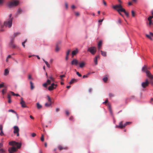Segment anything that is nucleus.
I'll use <instances>...</instances> for the list:
<instances>
[{"instance_id": "f257e3e1", "label": "nucleus", "mask_w": 153, "mask_h": 153, "mask_svg": "<svg viewBox=\"0 0 153 153\" xmlns=\"http://www.w3.org/2000/svg\"><path fill=\"white\" fill-rule=\"evenodd\" d=\"M12 19H8L7 21L4 22V25L1 26L0 31H3L4 30L3 29L4 26L6 27H8L9 28L10 27L12 26Z\"/></svg>"}, {"instance_id": "f03ea898", "label": "nucleus", "mask_w": 153, "mask_h": 153, "mask_svg": "<svg viewBox=\"0 0 153 153\" xmlns=\"http://www.w3.org/2000/svg\"><path fill=\"white\" fill-rule=\"evenodd\" d=\"M112 7L114 9L116 10L120 15L123 17V16L120 13V12H121V10H122V9H124V8L123 7L121 4H117L113 6Z\"/></svg>"}, {"instance_id": "7ed1b4c3", "label": "nucleus", "mask_w": 153, "mask_h": 153, "mask_svg": "<svg viewBox=\"0 0 153 153\" xmlns=\"http://www.w3.org/2000/svg\"><path fill=\"white\" fill-rule=\"evenodd\" d=\"M9 145L10 146H16L17 149H20L22 145L21 143L17 142L15 141H12L9 142Z\"/></svg>"}, {"instance_id": "20e7f679", "label": "nucleus", "mask_w": 153, "mask_h": 153, "mask_svg": "<svg viewBox=\"0 0 153 153\" xmlns=\"http://www.w3.org/2000/svg\"><path fill=\"white\" fill-rule=\"evenodd\" d=\"M87 51L89 52L93 55H94L97 51V48L95 47H92L88 48Z\"/></svg>"}, {"instance_id": "39448f33", "label": "nucleus", "mask_w": 153, "mask_h": 153, "mask_svg": "<svg viewBox=\"0 0 153 153\" xmlns=\"http://www.w3.org/2000/svg\"><path fill=\"white\" fill-rule=\"evenodd\" d=\"M19 4V1H14L10 2L9 4V6L11 7L13 6H16Z\"/></svg>"}, {"instance_id": "423d86ee", "label": "nucleus", "mask_w": 153, "mask_h": 153, "mask_svg": "<svg viewBox=\"0 0 153 153\" xmlns=\"http://www.w3.org/2000/svg\"><path fill=\"white\" fill-rule=\"evenodd\" d=\"M13 133L14 134H16L17 136H19V127L16 126H15L13 127Z\"/></svg>"}, {"instance_id": "0eeeda50", "label": "nucleus", "mask_w": 153, "mask_h": 153, "mask_svg": "<svg viewBox=\"0 0 153 153\" xmlns=\"http://www.w3.org/2000/svg\"><path fill=\"white\" fill-rule=\"evenodd\" d=\"M149 83L148 79H146L145 82H143L141 83V86L143 88H145L148 86Z\"/></svg>"}, {"instance_id": "6e6552de", "label": "nucleus", "mask_w": 153, "mask_h": 153, "mask_svg": "<svg viewBox=\"0 0 153 153\" xmlns=\"http://www.w3.org/2000/svg\"><path fill=\"white\" fill-rule=\"evenodd\" d=\"M57 86V84H55L54 83H52L51 85L48 87V90L50 91L53 90L56 88Z\"/></svg>"}, {"instance_id": "1a4fd4ad", "label": "nucleus", "mask_w": 153, "mask_h": 153, "mask_svg": "<svg viewBox=\"0 0 153 153\" xmlns=\"http://www.w3.org/2000/svg\"><path fill=\"white\" fill-rule=\"evenodd\" d=\"M8 150L10 153H13L17 150V149L15 147L13 146L11 148H9Z\"/></svg>"}, {"instance_id": "9d476101", "label": "nucleus", "mask_w": 153, "mask_h": 153, "mask_svg": "<svg viewBox=\"0 0 153 153\" xmlns=\"http://www.w3.org/2000/svg\"><path fill=\"white\" fill-rule=\"evenodd\" d=\"M14 41V37L13 38V39L11 38V41L10 44V46L13 48H15L16 47L13 44Z\"/></svg>"}, {"instance_id": "9b49d317", "label": "nucleus", "mask_w": 153, "mask_h": 153, "mask_svg": "<svg viewBox=\"0 0 153 153\" xmlns=\"http://www.w3.org/2000/svg\"><path fill=\"white\" fill-rule=\"evenodd\" d=\"M146 75L151 79H153V75H152L150 72L149 71H146Z\"/></svg>"}, {"instance_id": "f8f14e48", "label": "nucleus", "mask_w": 153, "mask_h": 153, "mask_svg": "<svg viewBox=\"0 0 153 153\" xmlns=\"http://www.w3.org/2000/svg\"><path fill=\"white\" fill-rule=\"evenodd\" d=\"M116 127L122 129L124 128V125H123V122L121 121L119 123V125H116Z\"/></svg>"}, {"instance_id": "ddd939ff", "label": "nucleus", "mask_w": 153, "mask_h": 153, "mask_svg": "<svg viewBox=\"0 0 153 153\" xmlns=\"http://www.w3.org/2000/svg\"><path fill=\"white\" fill-rule=\"evenodd\" d=\"M78 64V60L76 59H73L71 62V64L72 65H77Z\"/></svg>"}, {"instance_id": "4468645a", "label": "nucleus", "mask_w": 153, "mask_h": 153, "mask_svg": "<svg viewBox=\"0 0 153 153\" xmlns=\"http://www.w3.org/2000/svg\"><path fill=\"white\" fill-rule=\"evenodd\" d=\"M20 104L22 105V107L23 108H25L27 107V106L25 104V102L23 100V99L22 97L21 98Z\"/></svg>"}, {"instance_id": "2eb2a0df", "label": "nucleus", "mask_w": 153, "mask_h": 153, "mask_svg": "<svg viewBox=\"0 0 153 153\" xmlns=\"http://www.w3.org/2000/svg\"><path fill=\"white\" fill-rule=\"evenodd\" d=\"M78 52V51L77 48H76L75 50L73 51L72 52V57H73L74 56L76 55Z\"/></svg>"}, {"instance_id": "dca6fc26", "label": "nucleus", "mask_w": 153, "mask_h": 153, "mask_svg": "<svg viewBox=\"0 0 153 153\" xmlns=\"http://www.w3.org/2000/svg\"><path fill=\"white\" fill-rule=\"evenodd\" d=\"M122 10H121V12H124L127 17H129V13L128 12H126L125 9L124 8V9H122Z\"/></svg>"}, {"instance_id": "f3484780", "label": "nucleus", "mask_w": 153, "mask_h": 153, "mask_svg": "<svg viewBox=\"0 0 153 153\" xmlns=\"http://www.w3.org/2000/svg\"><path fill=\"white\" fill-rule=\"evenodd\" d=\"M77 81L78 80L77 79H73L69 83L70 84H72L74 82H77Z\"/></svg>"}, {"instance_id": "a211bd4d", "label": "nucleus", "mask_w": 153, "mask_h": 153, "mask_svg": "<svg viewBox=\"0 0 153 153\" xmlns=\"http://www.w3.org/2000/svg\"><path fill=\"white\" fill-rule=\"evenodd\" d=\"M148 68L147 67V66L146 65H145L144 66H143L142 68V71L144 72H146V71H148L147 70Z\"/></svg>"}, {"instance_id": "6ab92c4d", "label": "nucleus", "mask_w": 153, "mask_h": 153, "mask_svg": "<svg viewBox=\"0 0 153 153\" xmlns=\"http://www.w3.org/2000/svg\"><path fill=\"white\" fill-rule=\"evenodd\" d=\"M20 34V32H16L14 33V35L11 36V38L13 39V38L14 37V39L15 37L17 36L18 35H19Z\"/></svg>"}, {"instance_id": "aec40b11", "label": "nucleus", "mask_w": 153, "mask_h": 153, "mask_svg": "<svg viewBox=\"0 0 153 153\" xmlns=\"http://www.w3.org/2000/svg\"><path fill=\"white\" fill-rule=\"evenodd\" d=\"M58 148L60 150H62L63 149H68V148L67 147L63 148V147L62 146H58Z\"/></svg>"}, {"instance_id": "412c9836", "label": "nucleus", "mask_w": 153, "mask_h": 153, "mask_svg": "<svg viewBox=\"0 0 153 153\" xmlns=\"http://www.w3.org/2000/svg\"><path fill=\"white\" fill-rule=\"evenodd\" d=\"M36 107L38 109H40L42 108V105L39 103L37 102L36 103Z\"/></svg>"}, {"instance_id": "4be33fe9", "label": "nucleus", "mask_w": 153, "mask_h": 153, "mask_svg": "<svg viewBox=\"0 0 153 153\" xmlns=\"http://www.w3.org/2000/svg\"><path fill=\"white\" fill-rule=\"evenodd\" d=\"M108 76L107 75L104 76V77L103 79V80L105 82H106L108 80Z\"/></svg>"}, {"instance_id": "5701e85b", "label": "nucleus", "mask_w": 153, "mask_h": 153, "mask_svg": "<svg viewBox=\"0 0 153 153\" xmlns=\"http://www.w3.org/2000/svg\"><path fill=\"white\" fill-rule=\"evenodd\" d=\"M30 89L32 90L34 88V87L33 86V83L32 82V81H30Z\"/></svg>"}, {"instance_id": "b1692460", "label": "nucleus", "mask_w": 153, "mask_h": 153, "mask_svg": "<svg viewBox=\"0 0 153 153\" xmlns=\"http://www.w3.org/2000/svg\"><path fill=\"white\" fill-rule=\"evenodd\" d=\"M85 65V64L84 62H82L81 63H79V67L81 68H83Z\"/></svg>"}, {"instance_id": "393cba45", "label": "nucleus", "mask_w": 153, "mask_h": 153, "mask_svg": "<svg viewBox=\"0 0 153 153\" xmlns=\"http://www.w3.org/2000/svg\"><path fill=\"white\" fill-rule=\"evenodd\" d=\"M100 51L101 52V54L103 56H106V52L102 51Z\"/></svg>"}, {"instance_id": "a878e982", "label": "nucleus", "mask_w": 153, "mask_h": 153, "mask_svg": "<svg viewBox=\"0 0 153 153\" xmlns=\"http://www.w3.org/2000/svg\"><path fill=\"white\" fill-rule=\"evenodd\" d=\"M51 105V103L49 102V103H48V102L46 103L45 104V105L46 107H49Z\"/></svg>"}, {"instance_id": "bb28decb", "label": "nucleus", "mask_w": 153, "mask_h": 153, "mask_svg": "<svg viewBox=\"0 0 153 153\" xmlns=\"http://www.w3.org/2000/svg\"><path fill=\"white\" fill-rule=\"evenodd\" d=\"M9 73V71L7 69H6L4 70V75L5 76L7 75Z\"/></svg>"}, {"instance_id": "cd10ccee", "label": "nucleus", "mask_w": 153, "mask_h": 153, "mask_svg": "<svg viewBox=\"0 0 153 153\" xmlns=\"http://www.w3.org/2000/svg\"><path fill=\"white\" fill-rule=\"evenodd\" d=\"M7 90V89L6 88L2 90L1 92L3 95H4V94L6 92Z\"/></svg>"}, {"instance_id": "c85d7f7f", "label": "nucleus", "mask_w": 153, "mask_h": 153, "mask_svg": "<svg viewBox=\"0 0 153 153\" xmlns=\"http://www.w3.org/2000/svg\"><path fill=\"white\" fill-rule=\"evenodd\" d=\"M131 122H126V123H125V124H124V128H125V127L127 125H129V124H131Z\"/></svg>"}, {"instance_id": "c756f323", "label": "nucleus", "mask_w": 153, "mask_h": 153, "mask_svg": "<svg viewBox=\"0 0 153 153\" xmlns=\"http://www.w3.org/2000/svg\"><path fill=\"white\" fill-rule=\"evenodd\" d=\"M108 108H109V111L111 114H112V109H111V105H109Z\"/></svg>"}, {"instance_id": "7c9ffc66", "label": "nucleus", "mask_w": 153, "mask_h": 153, "mask_svg": "<svg viewBox=\"0 0 153 153\" xmlns=\"http://www.w3.org/2000/svg\"><path fill=\"white\" fill-rule=\"evenodd\" d=\"M94 62L95 63V65H97V58H94Z\"/></svg>"}, {"instance_id": "2f4dec72", "label": "nucleus", "mask_w": 153, "mask_h": 153, "mask_svg": "<svg viewBox=\"0 0 153 153\" xmlns=\"http://www.w3.org/2000/svg\"><path fill=\"white\" fill-rule=\"evenodd\" d=\"M60 48L59 47L58 45H56V52L58 51L60 49Z\"/></svg>"}, {"instance_id": "473e14b6", "label": "nucleus", "mask_w": 153, "mask_h": 153, "mask_svg": "<svg viewBox=\"0 0 153 153\" xmlns=\"http://www.w3.org/2000/svg\"><path fill=\"white\" fill-rule=\"evenodd\" d=\"M71 51V50L70 49H69L67 50V51L66 52V56H69V54Z\"/></svg>"}, {"instance_id": "72a5a7b5", "label": "nucleus", "mask_w": 153, "mask_h": 153, "mask_svg": "<svg viewBox=\"0 0 153 153\" xmlns=\"http://www.w3.org/2000/svg\"><path fill=\"white\" fill-rule=\"evenodd\" d=\"M41 140L42 141H44V136L43 134H42V136L41 137Z\"/></svg>"}, {"instance_id": "f704fd0d", "label": "nucleus", "mask_w": 153, "mask_h": 153, "mask_svg": "<svg viewBox=\"0 0 153 153\" xmlns=\"http://www.w3.org/2000/svg\"><path fill=\"white\" fill-rule=\"evenodd\" d=\"M48 78L50 79V80H51V81L53 82L54 81V78H53L52 76L49 77Z\"/></svg>"}, {"instance_id": "c9c22d12", "label": "nucleus", "mask_w": 153, "mask_h": 153, "mask_svg": "<svg viewBox=\"0 0 153 153\" xmlns=\"http://www.w3.org/2000/svg\"><path fill=\"white\" fill-rule=\"evenodd\" d=\"M8 111L9 112H13V113L15 114H16V115H17V113L16 112V111H15L14 110H12V109H10L8 110Z\"/></svg>"}, {"instance_id": "e433bc0d", "label": "nucleus", "mask_w": 153, "mask_h": 153, "mask_svg": "<svg viewBox=\"0 0 153 153\" xmlns=\"http://www.w3.org/2000/svg\"><path fill=\"white\" fill-rule=\"evenodd\" d=\"M48 85H50L51 83V81L49 79H48L47 81V82H46Z\"/></svg>"}, {"instance_id": "4c0bfd02", "label": "nucleus", "mask_w": 153, "mask_h": 153, "mask_svg": "<svg viewBox=\"0 0 153 153\" xmlns=\"http://www.w3.org/2000/svg\"><path fill=\"white\" fill-rule=\"evenodd\" d=\"M47 97L48 98V101L49 102H51L52 103L51 100V98L50 97L48 96H47Z\"/></svg>"}, {"instance_id": "58836bf2", "label": "nucleus", "mask_w": 153, "mask_h": 153, "mask_svg": "<svg viewBox=\"0 0 153 153\" xmlns=\"http://www.w3.org/2000/svg\"><path fill=\"white\" fill-rule=\"evenodd\" d=\"M153 18V15L150 16L148 18V21H152V19Z\"/></svg>"}, {"instance_id": "ea45409f", "label": "nucleus", "mask_w": 153, "mask_h": 153, "mask_svg": "<svg viewBox=\"0 0 153 153\" xmlns=\"http://www.w3.org/2000/svg\"><path fill=\"white\" fill-rule=\"evenodd\" d=\"M45 64H46L48 67L49 68H50V65L48 63V62H47V61L46 62H45Z\"/></svg>"}, {"instance_id": "a19ab883", "label": "nucleus", "mask_w": 153, "mask_h": 153, "mask_svg": "<svg viewBox=\"0 0 153 153\" xmlns=\"http://www.w3.org/2000/svg\"><path fill=\"white\" fill-rule=\"evenodd\" d=\"M102 41H100L99 42L98 45L99 46L101 47L102 46Z\"/></svg>"}, {"instance_id": "79ce46f5", "label": "nucleus", "mask_w": 153, "mask_h": 153, "mask_svg": "<svg viewBox=\"0 0 153 153\" xmlns=\"http://www.w3.org/2000/svg\"><path fill=\"white\" fill-rule=\"evenodd\" d=\"M90 74V73H88L86 75H84L83 76V78H87L88 77V75Z\"/></svg>"}, {"instance_id": "37998d69", "label": "nucleus", "mask_w": 153, "mask_h": 153, "mask_svg": "<svg viewBox=\"0 0 153 153\" xmlns=\"http://www.w3.org/2000/svg\"><path fill=\"white\" fill-rule=\"evenodd\" d=\"M7 98L8 99H11V95L9 93L7 94Z\"/></svg>"}, {"instance_id": "c03bdc74", "label": "nucleus", "mask_w": 153, "mask_h": 153, "mask_svg": "<svg viewBox=\"0 0 153 153\" xmlns=\"http://www.w3.org/2000/svg\"><path fill=\"white\" fill-rule=\"evenodd\" d=\"M22 12V10L20 8H19L18 10V13L20 14Z\"/></svg>"}, {"instance_id": "a18cd8bd", "label": "nucleus", "mask_w": 153, "mask_h": 153, "mask_svg": "<svg viewBox=\"0 0 153 153\" xmlns=\"http://www.w3.org/2000/svg\"><path fill=\"white\" fill-rule=\"evenodd\" d=\"M146 36L147 37L149 38L150 40H152V39L150 35L148 34H146Z\"/></svg>"}, {"instance_id": "49530a36", "label": "nucleus", "mask_w": 153, "mask_h": 153, "mask_svg": "<svg viewBox=\"0 0 153 153\" xmlns=\"http://www.w3.org/2000/svg\"><path fill=\"white\" fill-rule=\"evenodd\" d=\"M4 83L3 82H2V83L1 84H0V88H1L2 87H4Z\"/></svg>"}, {"instance_id": "de8ad7c7", "label": "nucleus", "mask_w": 153, "mask_h": 153, "mask_svg": "<svg viewBox=\"0 0 153 153\" xmlns=\"http://www.w3.org/2000/svg\"><path fill=\"white\" fill-rule=\"evenodd\" d=\"M109 96L110 97H112L114 96V95L112 93H110L109 94Z\"/></svg>"}, {"instance_id": "09e8293b", "label": "nucleus", "mask_w": 153, "mask_h": 153, "mask_svg": "<svg viewBox=\"0 0 153 153\" xmlns=\"http://www.w3.org/2000/svg\"><path fill=\"white\" fill-rule=\"evenodd\" d=\"M76 74L79 77H81L82 76L81 74H80L78 72H76Z\"/></svg>"}, {"instance_id": "8fccbe9b", "label": "nucleus", "mask_w": 153, "mask_h": 153, "mask_svg": "<svg viewBox=\"0 0 153 153\" xmlns=\"http://www.w3.org/2000/svg\"><path fill=\"white\" fill-rule=\"evenodd\" d=\"M9 93L10 94V95L11 94V95H13V96H15V94L14 93V92H13V91H10V92Z\"/></svg>"}, {"instance_id": "3c124183", "label": "nucleus", "mask_w": 153, "mask_h": 153, "mask_svg": "<svg viewBox=\"0 0 153 153\" xmlns=\"http://www.w3.org/2000/svg\"><path fill=\"white\" fill-rule=\"evenodd\" d=\"M131 13L132 16L134 17L135 16V13L133 10L131 11Z\"/></svg>"}, {"instance_id": "603ef678", "label": "nucleus", "mask_w": 153, "mask_h": 153, "mask_svg": "<svg viewBox=\"0 0 153 153\" xmlns=\"http://www.w3.org/2000/svg\"><path fill=\"white\" fill-rule=\"evenodd\" d=\"M47 85L48 84L47 83H45L43 84V86L45 88H47Z\"/></svg>"}, {"instance_id": "864d4df0", "label": "nucleus", "mask_w": 153, "mask_h": 153, "mask_svg": "<svg viewBox=\"0 0 153 153\" xmlns=\"http://www.w3.org/2000/svg\"><path fill=\"white\" fill-rule=\"evenodd\" d=\"M149 21V25L150 26H151V25L152 24V21Z\"/></svg>"}, {"instance_id": "5fc2aeb1", "label": "nucleus", "mask_w": 153, "mask_h": 153, "mask_svg": "<svg viewBox=\"0 0 153 153\" xmlns=\"http://www.w3.org/2000/svg\"><path fill=\"white\" fill-rule=\"evenodd\" d=\"M60 77L61 78V80H62V78L63 77H65V75H60Z\"/></svg>"}, {"instance_id": "6e6d98bb", "label": "nucleus", "mask_w": 153, "mask_h": 153, "mask_svg": "<svg viewBox=\"0 0 153 153\" xmlns=\"http://www.w3.org/2000/svg\"><path fill=\"white\" fill-rule=\"evenodd\" d=\"M103 2L105 6H107V4L106 2L104 0H103Z\"/></svg>"}, {"instance_id": "4d7b16f0", "label": "nucleus", "mask_w": 153, "mask_h": 153, "mask_svg": "<svg viewBox=\"0 0 153 153\" xmlns=\"http://www.w3.org/2000/svg\"><path fill=\"white\" fill-rule=\"evenodd\" d=\"M65 6L66 8V9H68V4L67 3V2H65Z\"/></svg>"}, {"instance_id": "13d9d810", "label": "nucleus", "mask_w": 153, "mask_h": 153, "mask_svg": "<svg viewBox=\"0 0 153 153\" xmlns=\"http://www.w3.org/2000/svg\"><path fill=\"white\" fill-rule=\"evenodd\" d=\"M65 111L66 115L68 116L70 114V113H69V112H68V111L67 110H65Z\"/></svg>"}, {"instance_id": "bf43d9fd", "label": "nucleus", "mask_w": 153, "mask_h": 153, "mask_svg": "<svg viewBox=\"0 0 153 153\" xmlns=\"http://www.w3.org/2000/svg\"><path fill=\"white\" fill-rule=\"evenodd\" d=\"M31 135L33 137H34L36 135V134L35 133H33Z\"/></svg>"}, {"instance_id": "052dcab7", "label": "nucleus", "mask_w": 153, "mask_h": 153, "mask_svg": "<svg viewBox=\"0 0 153 153\" xmlns=\"http://www.w3.org/2000/svg\"><path fill=\"white\" fill-rule=\"evenodd\" d=\"M1 132L0 133V135L1 136H3L4 135V134L3 132L2 131H1Z\"/></svg>"}, {"instance_id": "680f3d73", "label": "nucleus", "mask_w": 153, "mask_h": 153, "mask_svg": "<svg viewBox=\"0 0 153 153\" xmlns=\"http://www.w3.org/2000/svg\"><path fill=\"white\" fill-rule=\"evenodd\" d=\"M28 79H32V78L31 77V76L30 75H28Z\"/></svg>"}, {"instance_id": "e2e57ef3", "label": "nucleus", "mask_w": 153, "mask_h": 153, "mask_svg": "<svg viewBox=\"0 0 153 153\" xmlns=\"http://www.w3.org/2000/svg\"><path fill=\"white\" fill-rule=\"evenodd\" d=\"M0 152L1 153H3L4 152V151L3 149H0Z\"/></svg>"}, {"instance_id": "0e129e2a", "label": "nucleus", "mask_w": 153, "mask_h": 153, "mask_svg": "<svg viewBox=\"0 0 153 153\" xmlns=\"http://www.w3.org/2000/svg\"><path fill=\"white\" fill-rule=\"evenodd\" d=\"M3 126L2 125H0V130L2 131Z\"/></svg>"}, {"instance_id": "69168bd1", "label": "nucleus", "mask_w": 153, "mask_h": 153, "mask_svg": "<svg viewBox=\"0 0 153 153\" xmlns=\"http://www.w3.org/2000/svg\"><path fill=\"white\" fill-rule=\"evenodd\" d=\"M8 102L9 103H10L12 101L11 99H8Z\"/></svg>"}, {"instance_id": "338daca9", "label": "nucleus", "mask_w": 153, "mask_h": 153, "mask_svg": "<svg viewBox=\"0 0 153 153\" xmlns=\"http://www.w3.org/2000/svg\"><path fill=\"white\" fill-rule=\"evenodd\" d=\"M118 22L119 23L121 24V20L120 19H119L118 21Z\"/></svg>"}, {"instance_id": "774afa93", "label": "nucleus", "mask_w": 153, "mask_h": 153, "mask_svg": "<svg viewBox=\"0 0 153 153\" xmlns=\"http://www.w3.org/2000/svg\"><path fill=\"white\" fill-rule=\"evenodd\" d=\"M76 7H75V6L74 5H72L71 6V8L72 9H75V8Z\"/></svg>"}]
</instances>
